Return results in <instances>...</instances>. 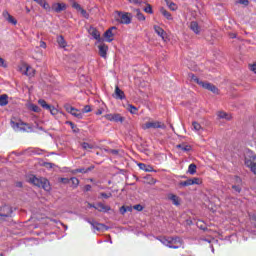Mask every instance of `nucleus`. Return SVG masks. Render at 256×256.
I'll return each mask as SVG.
<instances>
[{
  "label": "nucleus",
  "instance_id": "1",
  "mask_svg": "<svg viewBox=\"0 0 256 256\" xmlns=\"http://www.w3.org/2000/svg\"><path fill=\"white\" fill-rule=\"evenodd\" d=\"M162 245L169 247V249H180L183 247V240L180 237H167V236H160L157 238Z\"/></svg>",
  "mask_w": 256,
  "mask_h": 256
},
{
  "label": "nucleus",
  "instance_id": "2",
  "mask_svg": "<svg viewBox=\"0 0 256 256\" xmlns=\"http://www.w3.org/2000/svg\"><path fill=\"white\" fill-rule=\"evenodd\" d=\"M115 21L121 25H130L133 15L129 12L116 11L114 15Z\"/></svg>",
  "mask_w": 256,
  "mask_h": 256
},
{
  "label": "nucleus",
  "instance_id": "3",
  "mask_svg": "<svg viewBox=\"0 0 256 256\" xmlns=\"http://www.w3.org/2000/svg\"><path fill=\"white\" fill-rule=\"evenodd\" d=\"M29 183H32V185H35L36 187H42L45 191H48L49 189V180L45 178H37L35 175H32L29 177Z\"/></svg>",
  "mask_w": 256,
  "mask_h": 256
},
{
  "label": "nucleus",
  "instance_id": "4",
  "mask_svg": "<svg viewBox=\"0 0 256 256\" xmlns=\"http://www.w3.org/2000/svg\"><path fill=\"white\" fill-rule=\"evenodd\" d=\"M9 217H13V207L9 205L0 206V221H7Z\"/></svg>",
  "mask_w": 256,
  "mask_h": 256
},
{
  "label": "nucleus",
  "instance_id": "5",
  "mask_svg": "<svg viewBox=\"0 0 256 256\" xmlns=\"http://www.w3.org/2000/svg\"><path fill=\"white\" fill-rule=\"evenodd\" d=\"M142 129H167V126L161 121H150L143 124Z\"/></svg>",
  "mask_w": 256,
  "mask_h": 256
},
{
  "label": "nucleus",
  "instance_id": "6",
  "mask_svg": "<svg viewBox=\"0 0 256 256\" xmlns=\"http://www.w3.org/2000/svg\"><path fill=\"white\" fill-rule=\"evenodd\" d=\"M245 165L256 175V155L255 156H246Z\"/></svg>",
  "mask_w": 256,
  "mask_h": 256
},
{
  "label": "nucleus",
  "instance_id": "7",
  "mask_svg": "<svg viewBox=\"0 0 256 256\" xmlns=\"http://www.w3.org/2000/svg\"><path fill=\"white\" fill-rule=\"evenodd\" d=\"M104 117L107 119V121H114V123H123L125 121V118L121 116V114H106Z\"/></svg>",
  "mask_w": 256,
  "mask_h": 256
},
{
  "label": "nucleus",
  "instance_id": "8",
  "mask_svg": "<svg viewBox=\"0 0 256 256\" xmlns=\"http://www.w3.org/2000/svg\"><path fill=\"white\" fill-rule=\"evenodd\" d=\"M52 11L54 13H62V11H67V4L65 3H59V2H54L52 4Z\"/></svg>",
  "mask_w": 256,
  "mask_h": 256
},
{
  "label": "nucleus",
  "instance_id": "9",
  "mask_svg": "<svg viewBox=\"0 0 256 256\" xmlns=\"http://www.w3.org/2000/svg\"><path fill=\"white\" fill-rule=\"evenodd\" d=\"M113 31H117V27L112 26L104 33V38L106 39L107 43L113 42V37H115V34Z\"/></svg>",
  "mask_w": 256,
  "mask_h": 256
},
{
  "label": "nucleus",
  "instance_id": "10",
  "mask_svg": "<svg viewBox=\"0 0 256 256\" xmlns=\"http://www.w3.org/2000/svg\"><path fill=\"white\" fill-rule=\"evenodd\" d=\"M200 87H203V89H207V91H211V93H215L216 95L219 94V88L209 82H202Z\"/></svg>",
  "mask_w": 256,
  "mask_h": 256
},
{
  "label": "nucleus",
  "instance_id": "11",
  "mask_svg": "<svg viewBox=\"0 0 256 256\" xmlns=\"http://www.w3.org/2000/svg\"><path fill=\"white\" fill-rule=\"evenodd\" d=\"M167 199L168 201H171L172 204L175 205V207H179V205H181V197L177 196L176 194L169 193L167 195Z\"/></svg>",
  "mask_w": 256,
  "mask_h": 256
},
{
  "label": "nucleus",
  "instance_id": "12",
  "mask_svg": "<svg viewBox=\"0 0 256 256\" xmlns=\"http://www.w3.org/2000/svg\"><path fill=\"white\" fill-rule=\"evenodd\" d=\"M154 31L158 37H161L163 41H167V32L160 26L154 25Z\"/></svg>",
  "mask_w": 256,
  "mask_h": 256
},
{
  "label": "nucleus",
  "instance_id": "13",
  "mask_svg": "<svg viewBox=\"0 0 256 256\" xmlns=\"http://www.w3.org/2000/svg\"><path fill=\"white\" fill-rule=\"evenodd\" d=\"M98 49L100 57H102V59H107V51H109V46H107V44H100Z\"/></svg>",
  "mask_w": 256,
  "mask_h": 256
},
{
  "label": "nucleus",
  "instance_id": "14",
  "mask_svg": "<svg viewBox=\"0 0 256 256\" xmlns=\"http://www.w3.org/2000/svg\"><path fill=\"white\" fill-rule=\"evenodd\" d=\"M95 209L99 211V213H108V211H111V206H107L101 202L96 204Z\"/></svg>",
  "mask_w": 256,
  "mask_h": 256
},
{
  "label": "nucleus",
  "instance_id": "15",
  "mask_svg": "<svg viewBox=\"0 0 256 256\" xmlns=\"http://www.w3.org/2000/svg\"><path fill=\"white\" fill-rule=\"evenodd\" d=\"M2 15L4 19L8 21V23H11L12 25H17V19H15L11 14H9L8 11L4 10Z\"/></svg>",
  "mask_w": 256,
  "mask_h": 256
},
{
  "label": "nucleus",
  "instance_id": "16",
  "mask_svg": "<svg viewBox=\"0 0 256 256\" xmlns=\"http://www.w3.org/2000/svg\"><path fill=\"white\" fill-rule=\"evenodd\" d=\"M113 98L120 99V101H123V99H125V92L119 89V86H115V92H114Z\"/></svg>",
  "mask_w": 256,
  "mask_h": 256
},
{
  "label": "nucleus",
  "instance_id": "17",
  "mask_svg": "<svg viewBox=\"0 0 256 256\" xmlns=\"http://www.w3.org/2000/svg\"><path fill=\"white\" fill-rule=\"evenodd\" d=\"M89 34L93 37V39H95L98 42H101V33L99 32V30H97V28L91 27L89 29Z\"/></svg>",
  "mask_w": 256,
  "mask_h": 256
},
{
  "label": "nucleus",
  "instance_id": "18",
  "mask_svg": "<svg viewBox=\"0 0 256 256\" xmlns=\"http://www.w3.org/2000/svg\"><path fill=\"white\" fill-rule=\"evenodd\" d=\"M11 126L15 129H23L22 127H27L28 129H31V127L29 126V124L19 120V122H15L13 120H11Z\"/></svg>",
  "mask_w": 256,
  "mask_h": 256
},
{
  "label": "nucleus",
  "instance_id": "19",
  "mask_svg": "<svg viewBox=\"0 0 256 256\" xmlns=\"http://www.w3.org/2000/svg\"><path fill=\"white\" fill-rule=\"evenodd\" d=\"M88 223L91 224L93 229H95L96 231H103V229L107 228V226H105V224L95 222L94 220H92V221L89 220Z\"/></svg>",
  "mask_w": 256,
  "mask_h": 256
},
{
  "label": "nucleus",
  "instance_id": "20",
  "mask_svg": "<svg viewBox=\"0 0 256 256\" xmlns=\"http://www.w3.org/2000/svg\"><path fill=\"white\" fill-rule=\"evenodd\" d=\"M36 3H38V5H40V7L44 8L45 11H52V6L49 5V3L47 2V0H34Z\"/></svg>",
  "mask_w": 256,
  "mask_h": 256
},
{
  "label": "nucleus",
  "instance_id": "21",
  "mask_svg": "<svg viewBox=\"0 0 256 256\" xmlns=\"http://www.w3.org/2000/svg\"><path fill=\"white\" fill-rule=\"evenodd\" d=\"M218 119H226V121H231L233 119V116L231 114L225 112V111H219L217 112Z\"/></svg>",
  "mask_w": 256,
  "mask_h": 256
},
{
  "label": "nucleus",
  "instance_id": "22",
  "mask_svg": "<svg viewBox=\"0 0 256 256\" xmlns=\"http://www.w3.org/2000/svg\"><path fill=\"white\" fill-rule=\"evenodd\" d=\"M138 167L142 170L145 171L146 173H153L155 171L151 165H146L144 163H139Z\"/></svg>",
  "mask_w": 256,
  "mask_h": 256
},
{
  "label": "nucleus",
  "instance_id": "23",
  "mask_svg": "<svg viewBox=\"0 0 256 256\" xmlns=\"http://www.w3.org/2000/svg\"><path fill=\"white\" fill-rule=\"evenodd\" d=\"M160 13L161 15H163V17H165V19H167L168 21H173V16L169 13V11H167V9L165 8H160Z\"/></svg>",
  "mask_w": 256,
  "mask_h": 256
},
{
  "label": "nucleus",
  "instance_id": "24",
  "mask_svg": "<svg viewBox=\"0 0 256 256\" xmlns=\"http://www.w3.org/2000/svg\"><path fill=\"white\" fill-rule=\"evenodd\" d=\"M190 29H191V31L196 33V35H199V33L201 32V30L199 28V24L197 22H195V21H192L190 23Z\"/></svg>",
  "mask_w": 256,
  "mask_h": 256
},
{
  "label": "nucleus",
  "instance_id": "25",
  "mask_svg": "<svg viewBox=\"0 0 256 256\" xmlns=\"http://www.w3.org/2000/svg\"><path fill=\"white\" fill-rule=\"evenodd\" d=\"M9 104V96L7 94H3L0 96V107H5Z\"/></svg>",
  "mask_w": 256,
  "mask_h": 256
},
{
  "label": "nucleus",
  "instance_id": "26",
  "mask_svg": "<svg viewBox=\"0 0 256 256\" xmlns=\"http://www.w3.org/2000/svg\"><path fill=\"white\" fill-rule=\"evenodd\" d=\"M57 43L62 49H65V47H67V41H65V38L62 35L57 37Z\"/></svg>",
  "mask_w": 256,
  "mask_h": 256
},
{
  "label": "nucleus",
  "instance_id": "27",
  "mask_svg": "<svg viewBox=\"0 0 256 256\" xmlns=\"http://www.w3.org/2000/svg\"><path fill=\"white\" fill-rule=\"evenodd\" d=\"M95 169V166H90L87 169L85 168H78L73 170V173H89V171H93Z\"/></svg>",
  "mask_w": 256,
  "mask_h": 256
},
{
  "label": "nucleus",
  "instance_id": "28",
  "mask_svg": "<svg viewBox=\"0 0 256 256\" xmlns=\"http://www.w3.org/2000/svg\"><path fill=\"white\" fill-rule=\"evenodd\" d=\"M38 104L40 105V107H42V109H46V111H48V109H51V105L47 104V101L43 99H39Z\"/></svg>",
  "mask_w": 256,
  "mask_h": 256
},
{
  "label": "nucleus",
  "instance_id": "29",
  "mask_svg": "<svg viewBox=\"0 0 256 256\" xmlns=\"http://www.w3.org/2000/svg\"><path fill=\"white\" fill-rule=\"evenodd\" d=\"M177 149H181V151H184L187 153V152L191 151L192 147H191V145L179 144V145H177Z\"/></svg>",
  "mask_w": 256,
  "mask_h": 256
},
{
  "label": "nucleus",
  "instance_id": "30",
  "mask_svg": "<svg viewBox=\"0 0 256 256\" xmlns=\"http://www.w3.org/2000/svg\"><path fill=\"white\" fill-rule=\"evenodd\" d=\"M134 11L136 13V18L138 19V21H145V15L141 13L140 9H135Z\"/></svg>",
  "mask_w": 256,
  "mask_h": 256
},
{
  "label": "nucleus",
  "instance_id": "31",
  "mask_svg": "<svg viewBox=\"0 0 256 256\" xmlns=\"http://www.w3.org/2000/svg\"><path fill=\"white\" fill-rule=\"evenodd\" d=\"M28 109L30 111H33L34 113H41V108H39V106H37L35 104H29Z\"/></svg>",
  "mask_w": 256,
  "mask_h": 256
},
{
  "label": "nucleus",
  "instance_id": "32",
  "mask_svg": "<svg viewBox=\"0 0 256 256\" xmlns=\"http://www.w3.org/2000/svg\"><path fill=\"white\" fill-rule=\"evenodd\" d=\"M203 183V180L201 178H190V185H201Z\"/></svg>",
  "mask_w": 256,
  "mask_h": 256
},
{
  "label": "nucleus",
  "instance_id": "33",
  "mask_svg": "<svg viewBox=\"0 0 256 256\" xmlns=\"http://www.w3.org/2000/svg\"><path fill=\"white\" fill-rule=\"evenodd\" d=\"M25 75L28 77H33L35 75V69H33L31 66H26Z\"/></svg>",
  "mask_w": 256,
  "mask_h": 256
},
{
  "label": "nucleus",
  "instance_id": "34",
  "mask_svg": "<svg viewBox=\"0 0 256 256\" xmlns=\"http://www.w3.org/2000/svg\"><path fill=\"white\" fill-rule=\"evenodd\" d=\"M189 77L191 79V81H194V83H197V85H202L203 81H201L197 76H195V74H189Z\"/></svg>",
  "mask_w": 256,
  "mask_h": 256
},
{
  "label": "nucleus",
  "instance_id": "35",
  "mask_svg": "<svg viewBox=\"0 0 256 256\" xmlns=\"http://www.w3.org/2000/svg\"><path fill=\"white\" fill-rule=\"evenodd\" d=\"M188 173H190V175H195V173H197V165L190 164L188 167Z\"/></svg>",
  "mask_w": 256,
  "mask_h": 256
},
{
  "label": "nucleus",
  "instance_id": "36",
  "mask_svg": "<svg viewBox=\"0 0 256 256\" xmlns=\"http://www.w3.org/2000/svg\"><path fill=\"white\" fill-rule=\"evenodd\" d=\"M70 115L73 117H77V119H83V113L79 109L76 108V111H72Z\"/></svg>",
  "mask_w": 256,
  "mask_h": 256
},
{
  "label": "nucleus",
  "instance_id": "37",
  "mask_svg": "<svg viewBox=\"0 0 256 256\" xmlns=\"http://www.w3.org/2000/svg\"><path fill=\"white\" fill-rule=\"evenodd\" d=\"M72 183V189H77L79 187V180L76 177L70 178Z\"/></svg>",
  "mask_w": 256,
  "mask_h": 256
},
{
  "label": "nucleus",
  "instance_id": "38",
  "mask_svg": "<svg viewBox=\"0 0 256 256\" xmlns=\"http://www.w3.org/2000/svg\"><path fill=\"white\" fill-rule=\"evenodd\" d=\"M193 131H203V127L198 122H192Z\"/></svg>",
  "mask_w": 256,
  "mask_h": 256
},
{
  "label": "nucleus",
  "instance_id": "39",
  "mask_svg": "<svg viewBox=\"0 0 256 256\" xmlns=\"http://www.w3.org/2000/svg\"><path fill=\"white\" fill-rule=\"evenodd\" d=\"M144 12L148 13L149 15H153V7L151 4L146 3V7L144 8Z\"/></svg>",
  "mask_w": 256,
  "mask_h": 256
},
{
  "label": "nucleus",
  "instance_id": "40",
  "mask_svg": "<svg viewBox=\"0 0 256 256\" xmlns=\"http://www.w3.org/2000/svg\"><path fill=\"white\" fill-rule=\"evenodd\" d=\"M179 187H190L191 185V179H187L185 181L179 182Z\"/></svg>",
  "mask_w": 256,
  "mask_h": 256
},
{
  "label": "nucleus",
  "instance_id": "41",
  "mask_svg": "<svg viewBox=\"0 0 256 256\" xmlns=\"http://www.w3.org/2000/svg\"><path fill=\"white\" fill-rule=\"evenodd\" d=\"M167 6L169 7L170 11H177V4H175L174 2H169L167 1Z\"/></svg>",
  "mask_w": 256,
  "mask_h": 256
},
{
  "label": "nucleus",
  "instance_id": "42",
  "mask_svg": "<svg viewBox=\"0 0 256 256\" xmlns=\"http://www.w3.org/2000/svg\"><path fill=\"white\" fill-rule=\"evenodd\" d=\"M232 189L236 192V193H240L242 191V185L241 184H233L232 185Z\"/></svg>",
  "mask_w": 256,
  "mask_h": 256
},
{
  "label": "nucleus",
  "instance_id": "43",
  "mask_svg": "<svg viewBox=\"0 0 256 256\" xmlns=\"http://www.w3.org/2000/svg\"><path fill=\"white\" fill-rule=\"evenodd\" d=\"M67 125H70L71 129L74 130V133H78L79 132V128H77V126L75 125V123L71 122V121H67L66 122Z\"/></svg>",
  "mask_w": 256,
  "mask_h": 256
},
{
  "label": "nucleus",
  "instance_id": "44",
  "mask_svg": "<svg viewBox=\"0 0 256 256\" xmlns=\"http://www.w3.org/2000/svg\"><path fill=\"white\" fill-rule=\"evenodd\" d=\"M128 111L132 114L135 115L137 114V107L133 106V105H128Z\"/></svg>",
  "mask_w": 256,
  "mask_h": 256
},
{
  "label": "nucleus",
  "instance_id": "45",
  "mask_svg": "<svg viewBox=\"0 0 256 256\" xmlns=\"http://www.w3.org/2000/svg\"><path fill=\"white\" fill-rule=\"evenodd\" d=\"M64 109H66L67 113H70V114H71L72 111H76V108L71 106V105H69V104H66L64 106Z\"/></svg>",
  "mask_w": 256,
  "mask_h": 256
},
{
  "label": "nucleus",
  "instance_id": "46",
  "mask_svg": "<svg viewBox=\"0 0 256 256\" xmlns=\"http://www.w3.org/2000/svg\"><path fill=\"white\" fill-rule=\"evenodd\" d=\"M81 147H82V149H84V150L93 149V145H91V144H89V143H87V142H83V143L81 144Z\"/></svg>",
  "mask_w": 256,
  "mask_h": 256
},
{
  "label": "nucleus",
  "instance_id": "47",
  "mask_svg": "<svg viewBox=\"0 0 256 256\" xmlns=\"http://www.w3.org/2000/svg\"><path fill=\"white\" fill-rule=\"evenodd\" d=\"M100 197H103V199H110V197H113V194L111 192L110 193L101 192Z\"/></svg>",
  "mask_w": 256,
  "mask_h": 256
},
{
  "label": "nucleus",
  "instance_id": "48",
  "mask_svg": "<svg viewBox=\"0 0 256 256\" xmlns=\"http://www.w3.org/2000/svg\"><path fill=\"white\" fill-rule=\"evenodd\" d=\"M48 111H50L51 115H57V113H59V110H57L55 106H51V105Z\"/></svg>",
  "mask_w": 256,
  "mask_h": 256
},
{
  "label": "nucleus",
  "instance_id": "49",
  "mask_svg": "<svg viewBox=\"0 0 256 256\" xmlns=\"http://www.w3.org/2000/svg\"><path fill=\"white\" fill-rule=\"evenodd\" d=\"M72 7L73 9H76V11H81L83 9V7H81V5L77 2H73Z\"/></svg>",
  "mask_w": 256,
  "mask_h": 256
},
{
  "label": "nucleus",
  "instance_id": "50",
  "mask_svg": "<svg viewBox=\"0 0 256 256\" xmlns=\"http://www.w3.org/2000/svg\"><path fill=\"white\" fill-rule=\"evenodd\" d=\"M234 183V185H243V180H241V177L235 176Z\"/></svg>",
  "mask_w": 256,
  "mask_h": 256
},
{
  "label": "nucleus",
  "instance_id": "51",
  "mask_svg": "<svg viewBox=\"0 0 256 256\" xmlns=\"http://www.w3.org/2000/svg\"><path fill=\"white\" fill-rule=\"evenodd\" d=\"M79 12L81 13L82 17H84V19L89 18V13H87V10L82 8Z\"/></svg>",
  "mask_w": 256,
  "mask_h": 256
},
{
  "label": "nucleus",
  "instance_id": "52",
  "mask_svg": "<svg viewBox=\"0 0 256 256\" xmlns=\"http://www.w3.org/2000/svg\"><path fill=\"white\" fill-rule=\"evenodd\" d=\"M71 182L69 178H59V183H63L64 185H67Z\"/></svg>",
  "mask_w": 256,
  "mask_h": 256
},
{
  "label": "nucleus",
  "instance_id": "53",
  "mask_svg": "<svg viewBox=\"0 0 256 256\" xmlns=\"http://www.w3.org/2000/svg\"><path fill=\"white\" fill-rule=\"evenodd\" d=\"M92 109L89 105L84 106L82 113H91Z\"/></svg>",
  "mask_w": 256,
  "mask_h": 256
},
{
  "label": "nucleus",
  "instance_id": "54",
  "mask_svg": "<svg viewBox=\"0 0 256 256\" xmlns=\"http://www.w3.org/2000/svg\"><path fill=\"white\" fill-rule=\"evenodd\" d=\"M106 153H111V155H119V150H115V149H109V150H105Z\"/></svg>",
  "mask_w": 256,
  "mask_h": 256
},
{
  "label": "nucleus",
  "instance_id": "55",
  "mask_svg": "<svg viewBox=\"0 0 256 256\" xmlns=\"http://www.w3.org/2000/svg\"><path fill=\"white\" fill-rule=\"evenodd\" d=\"M127 1L132 5H141V3H143V1L141 0H127Z\"/></svg>",
  "mask_w": 256,
  "mask_h": 256
},
{
  "label": "nucleus",
  "instance_id": "56",
  "mask_svg": "<svg viewBox=\"0 0 256 256\" xmlns=\"http://www.w3.org/2000/svg\"><path fill=\"white\" fill-rule=\"evenodd\" d=\"M236 1L240 5H245V7H247V5H249V0H236Z\"/></svg>",
  "mask_w": 256,
  "mask_h": 256
},
{
  "label": "nucleus",
  "instance_id": "57",
  "mask_svg": "<svg viewBox=\"0 0 256 256\" xmlns=\"http://www.w3.org/2000/svg\"><path fill=\"white\" fill-rule=\"evenodd\" d=\"M133 209H135V211H143V206L141 204H137L133 206Z\"/></svg>",
  "mask_w": 256,
  "mask_h": 256
},
{
  "label": "nucleus",
  "instance_id": "58",
  "mask_svg": "<svg viewBox=\"0 0 256 256\" xmlns=\"http://www.w3.org/2000/svg\"><path fill=\"white\" fill-rule=\"evenodd\" d=\"M250 221H251L252 225H254V227L256 228V216L255 215L250 216Z\"/></svg>",
  "mask_w": 256,
  "mask_h": 256
},
{
  "label": "nucleus",
  "instance_id": "59",
  "mask_svg": "<svg viewBox=\"0 0 256 256\" xmlns=\"http://www.w3.org/2000/svg\"><path fill=\"white\" fill-rule=\"evenodd\" d=\"M120 213H121V215H125V213H127V208H126V206L120 207Z\"/></svg>",
  "mask_w": 256,
  "mask_h": 256
},
{
  "label": "nucleus",
  "instance_id": "60",
  "mask_svg": "<svg viewBox=\"0 0 256 256\" xmlns=\"http://www.w3.org/2000/svg\"><path fill=\"white\" fill-rule=\"evenodd\" d=\"M0 67H7V64H5V60L0 57Z\"/></svg>",
  "mask_w": 256,
  "mask_h": 256
},
{
  "label": "nucleus",
  "instance_id": "61",
  "mask_svg": "<svg viewBox=\"0 0 256 256\" xmlns=\"http://www.w3.org/2000/svg\"><path fill=\"white\" fill-rule=\"evenodd\" d=\"M44 167H48L49 169H53V163L46 162V163H44Z\"/></svg>",
  "mask_w": 256,
  "mask_h": 256
},
{
  "label": "nucleus",
  "instance_id": "62",
  "mask_svg": "<svg viewBox=\"0 0 256 256\" xmlns=\"http://www.w3.org/2000/svg\"><path fill=\"white\" fill-rule=\"evenodd\" d=\"M84 191L87 193L89 191H91V185L87 184L84 186Z\"/></svg>",
  "mask_w": 256,
  "mask_h": 256
},
{
  "label": "nucleus",
  "instance_id": "63",
  "mask_svg": "<svg viewBox=\"0 0 256 256\" xmlns=\"http://www.w3.org/2000/svg\"><path fill=\"white\" fill-rule=\"evenodd\" d=\"M40 47H41L42 49H47V43L41 41V42H40Z\"/></svg>",
  "mask_w": 256,
  "mask_h": 256
},
{
  "label": "nucleus",
  "instance_id": "64",
  "mask_svg": "<svg viewBox=\"0 0 256 256\" xmlns=\"http://www.w3.org/2000/svg\"><path fill=\"white\" fill-rule=\"evenodd\" d=\"M251 71H253V73H256V64H253L251 66Z\"/></svg>",
  "mask_w": 256,
  "mask_h": 256
}]
</instances>
